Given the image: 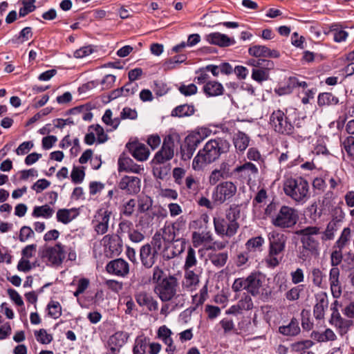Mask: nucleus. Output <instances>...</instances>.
Listing matches in <instances>:
<instances>
[{
  "label": "nucleus",
  "instance_id": "f257e3e1",
  "mask_svg": "<svg viewBox=\"0 0 354 354\" xmlns=\"http://www.w3.org/2000/svg\"><path fill=\"white\" fill-rule=\"evenodd\" d=\"M230 148V144L225 138L211 139L194 158L192 168L196 171L203 169L207 165L218 160L221 154L227 153Z\"/></svg>",
  "mask_w": 354,
  "mask_h": 354
},
{
  "label": "nucleus",
  "instance_id": "f03ea898",
  "mask_svg": "<svg viewBox=\"0 0 354 354\" xmlns=\"http://www.w3.org/2000/svg\"><path fill=\"white\" fill-rule=\"evenodd\" d=\"M241 209L239 205L233 204L225 211V218H214L215 232L221 236L232 237L239 228L238 219L240 218Z\"/></svg>",
  "mask_w": 354,
  "mask_h": 354
},
{
  "label": "nucleus",
  "instance_id": "7ed1b4c3",
  "mask_svg": "<svg viewBox=\"0 0 354 354\" xmlns=\"http://www.w3.org/2000/svg\"><path fill=\"white\" fill-rule=\"evenodd\" d=\"M287 237L278 232H272L269 235L268 254L266 263L270 268H275L279 265L282 257H279L286 248Z\"/></svg>",
  "mask_w": 354,
  "mask_h": 354
},
{
  "label": "nucleus",
  "instance_id": "20e7f679",
  "mask_svg": "<svg viewBox=\"0 0 354 354\" xmlns=\"http://www.w3.org/2000/svg\"><path fill=\"white\" fill-rule=\"evenodd\" d=\"M283 191L295 201L303 202L308 198L309 185L303 178H290L284 182Z\"/></svg>",
  "mask_w": 354,
  "mask_h": 354
},
{
  "label": "nucleus",
  "instance_id": "39448f33",
  "mask_svg": "<svg viewBox=\"0 0 354 354\" xmlns=\"http://www.w3.org/2000/svg\"><path fill=\"white\" fill-rule=\"evenodd\" d=\"M319 234L320 228L317 226H308L295 232V234L301 236L302 248L310 251L313 256L319 254V242L315 237Z\"/></svg>",
  "mask_w": 354,
  "mask_h": 354
},
{
  "label": "nucleus",
  "instance_id": "423d86ee",
  "mask_svg": "<svg viewBox=\"0 0 354 354\" xmlns=\"http://www.w3.org/2000/svg\"><path fill=\"white\" fill-rule=\"evenodd\" d=\"M299 215L297 211L289 206L282 205L277 212L271 223L277 227L287 229L293 227L297 223Z\"/></svg>",
  "mask_w": 354,
  "mask_h": 354
},
{
  "label": "nucleus",
  "instance_id": "0eeeda50",
  "mask_svg": "<svg viewBox=\"0 0 354 354\" xmlns=\"http://www.w3.org/2000/svg\"><path fill=\"white\" fill-rule=\"evenodd\" d=\"M178 283L177 279L169 275L162 279L154 287V292L162 301H171L176 295Z\"/></svg>",
  "mask_w": 354,
  "mask_h": 354
},
{
  "label": "nucleus",
  "instance_id": "6e6552de",
  "mask_svg": "<svg viewBox=\"0 0 354 354\" xmlns=\"http://www.w3.org/2000/svg\"><path fill=\"white\" fill-rule=\"evenodd\" d=\"M270 124L275 132L282 135H291L294 132V125L283 111H274L270 117Z\"/></svg>",
  "mask_w": 354,
  "mask_h": 354
},
{
  "label": "nucleus",
  "instance_id": "1a4fd4ad",
  "mask_svg": "<svg viewBox=\"0 0 354 354\" xmlns=\"http://www.w3.org/2000/svg\"><path fill=\"white\" fill-rule=\"evenodd\" d=\"M237 192L236 185L231 181H223L216 186L212 193V199L215 203L223 204L230 201Z\"/></svg>",
  "mask_w": 354,
  "mask_h": 354
},
{
  "label": "nucleus",
  "instance_id": "9d476101",
  "mask_svg": "<svg viewBox=\"0 0 354 354\" xmlns=\"http://www.w3.org/2000/svg\"><path fill=\"white\" fill-rule=\"evenodd\" d=\"M174 140L172 136H167L163 140L160 149L155 154L152 163L160 165L171 160L174 156Z\"/></svg>",
  "mask_w": 354,
  "mask_h": 354
},
{
  "label": "nucleus",
  "instance_id": "9b49d317",
  "mask_svg": "<svg viewBox=\"0 0 354 354\" xmlns=\"http://www.w3.org/2000/svg\"><path fill=\"white\" fill-rule=\"evenodd\" d=\"M234 176L243 183L250 185L254 181L259 174L257 167L251 162H245L243 165L237 166L232 173Z\"/></svg>",
  "mask_w": 354,
  "mask_h": 354
},
{
  "label": "nucleus",
  "instance_id": "f8f14e48",
  "mask_svg": "<svg viewBox=\"0 0 354 354\" xmlns=\"http://www.w3.org/2000/svg\"><path fill=\"white\" fill-rule=\"evenodd\" d=\"M201 142V136L198 134L187 136L185 139L184 145L180 147L182 159L184 160L190 159Z\"/></svg>",
  "mask_w": 354,
  "mask_h": 354
},
{
  "label": "nucleus",
  "instance_id": "ddd939ff",
  "mask_svg": "<svg viewBox=\"0 0 354 354\" xmlns=\"http://www.w3.org/2000/svg\"><path fill=\"white\" fill-rule=\"evenodd\" d=\"M42 257L47 258L53 265H61L65 258L64 246L57 243L54 247L48 248L43 252Z\"/></svg>",
  "mask_w": 354,
  "mask_h": 354
},
{
  "label": "nucleus",
  "instance_id": "4468645a",
  "mask_svg": "<svg viewBox=\"0 0 354 354\" xmlns=\"http://www.w3.org/2000/svg\"><path fill=\"white\" fill-rule=\"evenodd\" d=\"M126 147L132 156L138 161H145L149 156V150L146 145L138 141L129 142Z\"/></svg>",
  "mask_w": 354,
  "mask_h": 354
},
{
  "label": "nucleus",
  "instance_id": "2eb2a0df",
  "mask_svg": "<svg viewBox=\"0 0 354 354\" xmlns=\"http://www.w3.org/2000/svg\"><path fill=\"white\" fill-rule=\"evenodd\" d=\"M158 254L150 244L142 245L140 250V261L144 267L151 268L156 263Z\"/></svg>",
  "mask_w": 354,
  "mask_h": 354
},
{
  "label": "nucleus",
  "instance_id": "dca6fc26",
  "mask_svg": "<svg viewBox=\"0 0 354 354\" xmlns=\"http://www.w3.org/2000/svg\"><path fill=\"white\" fill-rule=\"evenodd\" d=\"M120 189L129 194H135L140 190V180L136 176H124L119 183Z\"/></svg>",
  "mask_w": 354,
  "mask_h": 354
},
{
  "label": "nucleus",
  "instance_id": "f3484780",
  "mask_svg": "<svg viewBox=\"0 0 354 354\" xmlns=\"http://www.w3.org/2000/svg\"><path fill=\"white\" fill-rule=\"evenodd\" d=\"M340 271L337 267L332 268L329 272V283L332 295L334 298H339L342 293V288L339 281Z\"/></svg>",
  "mask_w": 354,
  "mask_h": 354
},
{
  "label": "nucleus",
  "instance_id": "a211bd4d",
  "mask_svg": "<svg viewBox=\"0 0 354 354\" xmlns=\"http://www.w3.org/2000/svg\"><path fill=\"white\" fill-rule=\"evenodd\" d=\"M118 170L119 171L139 174L141 171L144 170V168L135 163L133 160L125 153H122L118 160Z\"/></svg>",
  "mask_w": 354,
  "mask_h": 354
},
{
  "label": "nucleus",
  "instance_id": "6ab92c4d",
  "mask_svg": "<svg viewBox=\"0 0 354 354\" xmlns=\"http://www.w3.org/2000/svg\"><path fill=\"white\" fill-rule=\"evenodd\" d=\"M135 299L138 304L141 307H145L149 311L158 310V302L147 292L141 291L135 295Z\"/></svg>",
  "mask_w": 354,
  "mask_h": 354
},
{
  "label": "nucleus",
  "instance_id": "aec40b11",
  "mask_svg": "<svg viewBox=\"0 0 354 354\" xmlns=\"http://www.w3.org/2000/svg\"><path fill=\"white\" fill-rule=\"evenodd\" d=\"M205 39L210 44L216 45L222 48L228 47L235 44V41L233 39L218 32L207 35Z\"/></svg>",
  "mask_w": 354,
  "mask_h": 354
},
{
  "label": "nucleus",
  "instance_id": "412c9836",
  "mask_svg": "<svg viewBox=\"0 0 354 354\" xmlns=\"http://www.w3.org/2000/svg\"><path fill=\"white\" fill-rule=\"evenodd\" d=\"M330 323L339 328L342 333H347L349 328L353 324L352 320L342 318L336 308H334Z\"/></svg>",
  "mask_w": 354,
  "mask_h": 354
},
{
  "label": "nucleus",
  "instance_id": "4be33fe9",
  "mask_svg": "<svg viewBox=\"0 0 354 354\" xmlns=\"http://www.w3.org/2000/svg\"><path fill=\"white\" fill-rule=\"evenodd\" d=\"M110 214L111 212L104 209H100L97 212L95 216V221L97 222L95 230L98 234H103L107 231Z\"/></svg>",
  "mask_w": 354,
  "mask_h": 354
},
{
  "label": "nucleus",
  "instance_id": "5701e85b",
  "mask_svg": "<svg viewBox=\"0 0 354 354\" xmlns=\"http://www.w3.org/2000/svg\"><path fill=\"white\" fill-rule=\"evenodd\" d=\"M129 272V264L126 260L122 258L112 260V274L124 277Z\"/></svg>",
  "mask_w": 354,
  "mask_h": 354
},
{
  "label": "nucleus",
  "instance_id": "b1692460",
  "mask_svg": "<svg viewBox=\"0 0 354 354\" xmlns=\"http://www.w3.org/2000/svg\"><path fill=\"white\" fill-rule=\"evenodd\" d=\"M262 281L256 274H251L247 277V291L255 296L260 293Z\"/></svg>",
  "mask_w": 354,
  "mask_h": 354
},
{
  "label": "nucleus",
  "instance_id": "393cba45",
  "mask_svg": "<svg viewBox=\"0 0 354 354\" xmlns=\"http://www.w3.org/2000/svg\"><path fill=\"white\" fill-rule=\"evenodd\" d=\"M185 279L183 281V286L192 290L199 283V275L190 268H185Z\"/></svg>",
  "mask_w": 354,
  "mask_h": 354
},
{
  "label": "nucleus",
  "instance_id": "a878e982",
  "mask_svg": "<svg viewBox=\"0 0 354 354\" xmlns=\"http://www.w3.org/2000/svg\"><path fill=\"white\" fill-rule=\"evenodd\" d=\"M279 332L286 336H295L300 333V328L298 320L293 317L288 325L281 326Z\"/></svg>",
  "mask_w": 354,
  "mask_h": 354
},
{
  "label": "nucleus",
  "instance_id": "bb28decb",
  "mask_svg": "<svg viewBox=\"0 0 354 354\" xmlns=\"http://www.w3.org/2000/svg\"><path fill=\"white\" fill-rule=\"evenodd\" d=\"M195 113L194 106L192 104H181L174 108L171 113L172 117H189Z\"/></svg>",
  "mask_w": 354,
  "mask_h": 354
},
{
  "label": "nucleus",
  "instance_id": "cd10ccee",
  "mask_svg": "<svg viewBox=\"0 0 354 354\" xmlns=\"http://www.w3.org/2000/svg\"><path fill=\"white\" fill-rule=\"evenodd\" d=\"M203 91L207 95L218 96L223 94L224 89L221 83L216 81H209L204 86Z\"/></svg>",
  "mask_w": 354,
  "mask_h": 354
},
{
  "label": "nucleus",
  "instance_id": "c85d7f7f",
  "mask_svg": "<svg viewBox=\"0 0 354 354\" xmlns=\"http://www.w3.org/2000/svg\"><path fill=\"white\" fill-rule=\"evenodd\" d=\"M328 300L326 296H321L317 299V302L314 306L313 314L317 319H322L324 317L325 309L328 307Z\"/></svg>",
  "mask_w": 354,
  "mask_h": 354
},
{
  "label": "nucleus",
  "instance_id": "c756f323",
  "mask_svg": "<svg viewBox=\"0 0 354 354\" xmlns=\"http://www.w3.org/2000/svg\"><path fill=\"white\" fill-rule=\"evenodd\" d=\"M250 138L243 132L239 131L234 138V144L236 149L243 151L249 145Z\"/></svg>",
  "mask_w": 354,
  "mask_h": 354
},
{
  "label": "nucleus",
  "instance_id": "7c9ffc66",
  "mask_svg": "<svg viewBox=\"0 0 354 354\" xmlns=\"http://www.w3.org/2000/svg\"><path fill=\"white\" fill-rule=\"evenodd\" d=\"M32 37V28L30 27H26L20 31L19 35H15L14 37L10 39L8 43L19 45L28 40Z\"/></svg>",
  "mask_w": 354,
  "mask_h": 354
},
{
  "label": "nucleus",
  "instance_id": "2f4dec72",
  "mask_svg": "<svg viewBox=\"0 0 354 354\" xmlns=\"http://www.w3.org/2000/svg\"><path fill=\"white\" fill-rule=\"evenodd\" d=\"M54 213V209L48 205L41 206H35L32 213L35 218L43 217L45 218H50Z\"/></svg>",
  "mask_w": 354,
  "mask_h": 354
},
{
  "label": "nucleus",
  "instance_id": "473e14b6",
  "mask_svg": "<svg viewBox=\"0 0 354 354\" xmlns=\"http://www.w3.org/2000/svg\"><path fill=\"white\" fill-rule=\"evenodd\" d=\"M339 99L331 93H322L318 95L317 103L319 106L336 105Z\"/></svg>",
  "mask_w": 354,
  "mask_h": 354
},
{
  "label": "nucleus",
  "instance_id": "72a5a7b5",
  "mask_svg": "<svg viewBox=\"0 0 354 354\" xmlns=\"http://www.w3.org/2000/svg\"><path fill=\"white\" fill-rule=\"evenodd\" d=\"M179 223L176 222L171 226L165 227L163 231L162 239L169 242L174 241L176 236V232H178ZM178 241V239L176 240V242Z\"/></svg>",
  "mask_w": 354,
  "mask_h": 354
},
{
  "label": "nucleus",
  "instance_id": "f704fd0d",
  "mask_svg": "<svg viewBox=\"0 0 354 354\" xmlns=\"http://www.w3.org/2000/svg\"><path fill=\"white\" fill-rule=\"evenodd\" d=\"M170 170L169 165H156L153 167V174L156 178L165 180L169 176Z\"/></svg>",
  "mask_w": 354,
  "mask_h": 354
},
{
  "label": "nucleus",
  "instance_id": "c9c22d12",
  "mask_svg": "<svg viewBox=\"0 0 354 354\" xmlns=\"http://www.w3.org/2000/svg\"><path fill=\"white\" fill-rule=\"evenodd\" d=\"M128 338L126 333L120 331L112 335V344H114L115 348L112 347V354H114L117 348L122 347L127 342Z\"/></svg>",
  "mask_w": 354,
  "mask_h": 354
},
{
  "label": "nucleus",
  "instance_id": "e433bc0d",
  "mask_svg": "<svg viewBox=\"0 0 354 354\" xmlns=\"http://www.w3.org/2000/svg\"><path fill=\"white\" fill-rule=\"evenodd\" d=\"M155 215V213L151 212L143 213L140 217L138 225L140 226L142 229L149 228L153 224Z\"/></svg>",
  "mask_w": 354,
  "mask_h": 354
},
{
  "label": "nucleus",
  "instance_id": "4c0bfd02",
  "mask_svg": "<svg viewBox=\"0 0 354 354\" xmlns=\"http://www.w3.org/2000/svg\"><path fill=\"white\" fill-rule=\"evenodd\" d=\"M187 57L185 55H178L166 60L164 63L165 70H172L176 68V64L185 62Z\"/></svg>",
  "mask_w": 354,
  "mask_h": 354
},
{
  "label": "nucleus",
  "instance_id": "58836bf2",
  "mask_svg": "<svg viewBox=\"0 0 354 354\" xmlns=\"http://www.w3.org/2000/svg\"><path fill=\"white\" fill-rule=\"evenodd\" d=\"M148 344V339L146 337H138L136 339L135 345L133 348V354H145Z\"/></svg>",
  "mask_w": 354,
  "mask_h": 354
},
{
  "label": "nucleus",
  "instance_id": "ea45409f",
  "mask_svg": "<svg viewBox=\"0 0 354 354\" xmlns=\"http://www.w3.org/2000/svg\"><path fill=\"white\" fill-rule=\"evenodd\" d=\"M228 259V254L227 252H221L218 254H211L209 256V260L212 263L218 267L221 268L225 266Z\"/></svg>",
  "mask_w": 354,
  "mask_h": 354
},
{
  "label": "nucleus",
  "instance_id": "a19ab883",
  "mask_svg": "<svg viewBox=\"0 0 354 354\" xmlns=\"http://www.w3.org/2000/svg\"><path fill=\"white\" fill-rule=\"evenodd\" d=\"M153 205V201L148 196H143L138 201V210L140 213L148 212Z\"/></svg>",
  "mask_w": 354,
  "mask_h": 354
},
{
  "label": "nucleus",
  "instance_id": "79ce46f5",
  "mask_svg": "<svg viewBox=\"0 0 354 354\" xmlns=\"http://www.w3.org/2000/svg\"><path fill=\"white\" fill-rule=\"evenodd\" d=\"M35 336L37 342L42 344H50L53 339V335L48 333L46 330L44 328H41L39 330H35Z\"/></svg>",
  "mask_w": 354,
  "mask_h": 354
},
{
  "label": "nucleus",
  "instance_id": "37998d69",
  "mask_svg": "<svg viewBox=\"0 0 354 354\" xmlns=\"http://www.w3.org/2000/svg\"><path fill=\"white\" fill-rule=\"evenodd\" d=\"M299 80L295 77H290L288 78L286 87L279 88L278 90L279 95H284L290 93L292 90L298 87Z\"/></svg>",
  "mask_w": 354,
  "mask_h": 354
},
{
  "label": "nucleus",
  "instance_id": "c03bdc74",
  "mask_svg": "<svg viewBox=\"0 0 354 354\" xmlns=\"http://www.w3.org/2000/svg\"><path fill=\"white\" fill-rule=\"evenodd\" d=\"M85 176L84 167H78L74 166L71 171V177L73 183L75 184L81 183Z\"/></svg>",
  "mask_w": 354,
  "mask_h": 354
},
{
  "label": "nucleus",
  "instance_id": "a18cd8bd",
  "mask_svg": "<svg viewBox=\"0 0 354 354\" xmlns=\"http://www.w3.org/2000/svg\"><path fill=\"white\" fill-rule=\"evenodd\" d=\"M48 315L54 319H57L62 315V306L58 301H51L48 304Z\"/></svg>",
  "mask_w": 354,
  "mask_h": 354
},
{
  "label": "nucleus",
  "instance_id": "49530a36",
  "mask_svg": "<svg viewBox=\"0 0 354 354\" xmlns=\"http://www.w3.org/2000/svg\"><path fill=\"white\" fill-rule=\"evenodd\" d=\"M351 238V229L349 227H345L343 231L342 232V234L340 235V237L338 239V240L336 241L334 248H344Z\"/></svg>",
  "mask_w": 354,
  "mask_h": 354
},
{
  "label": "nucleus",
  "instance_id": "de8ad7c7",
  "mask_svg": "<svg viewBox=\"0 0 354 354\" xmlns=\"http://www.w3.org/2000/svg\"><path fill=\"white\" fill-rule=\"evenodd\" d=\"M268 48L265 46L255 45L250 47L248 53L250 55L256 57H266Z\"/></svg>",
  "mask_w": 354,
  "mask_h": 354
},
{
  "label": "nucleus",
  "instance_id": "09e8293b",
  "mask_svg": "<svg viewBox=\"0 0 354 354\" xmlns=\"http://www.w3.org/2000/svg\"><path fill=\"white\" fill-rule=\"evenodd\" d=\"M74 209H59L57 212V219L59 222H61L64 224H67L71 221L73 218L70 217L71 212L74 211Z\"/></svg>",
  "mask_w": 354,
  "mask_h": 354
},
{
  "label": "nucleus",
  "instance_id": "8fccbe9b",
  "mask_svg": "<svg viewBox=\"0 0 354 354\" xmlns=\"http://www.w3.org/2000/svg\"><path fill=\"white\" fill-rule=\"evenodd\" d=\"M344 150L351 158H354V137L348 136L342 142Z\"/></svg>",
  "mask_w": 354,
  "mask_h": 354
},
{
  "label": "nucleus",
  "instance_id": "3c124183",
  "mask_svg": "<svg viewBox=\"0 0 354 354\" xmlns=\"http://www.w3.org/2000/svg\"><path fill=\"white\" fill-rule=\"evenodd\" d=\"M324 276L322 271L318 268H313L310 272V277L313 283L317 287L322 286Z\"/></svg>",
  "mask_w": 354,
  "mask_h": 354
},
{
  "label": "nucleus",
  "instance_id": "603ef678",
  "mask_svg": "<svg viewBox=\"0 0 354 354\" xmlns=\"http://www.w3.org/2000/svg\"><path fill=\"white\" fill-rule=\"evenodd\" d=\"M196 251L192 247H189L185 259V268H191L196 266Z\"/></svg>",
  "mask_w": 354,
  "mask_h": 354
},
{
  "label": "nucleus",
  "instance_id": "864d4df0",
  "mask_svg": "<svg viewBox=\"0 0 354 354\" xmlns=\"http://www.w3.org/2000/svg\"><path fill=\"white\" fill-rule=\"evenodd\" d=\"M330 254V263L333 268L337 267L342 261V248H335Z\"/></svg>",
  "mask_w": 354,
  "mask_h": 354
},
{
  "label": "nucleus",
  "instance_id": "5fc2aeb1",
  "mask_svg": "<svg viewBox=\"0 0 354 354\" xmlns=\"http://www.w3.org/2000/svg\"><path fill=\"white\" fill-rule=\"evenodd\" d=\"M264 243V239L261 236H257L250 239L246 242V248L250 251L255 250L257 248H261Z\"/></svg>",
  "mask_w": 354,
  "mask_h": 354
},
{
  "label": "nucleus",
  "instance_id": "6e6d98bb",
  "mask_svg": "<svg viewBox=\"0 0 354 354\" xmlns=\"http://www.w3.org/2000/svg\"><path fill=\"white\" fill-rule=\"evenodd\" d=\"M136 205V201L135 199H130L127 203H125L122 205V208L121 209V212L122 214L130 216L134 212V208Z\"/></svg>",
  "mask_w": 354,
  "mask_h": 354
},
{
  "label": "nucleus",
  "instance_id": "4d7b16f0",
  "mask_svg": "<svg viewBox=\"0 0 354 354\" xmlns=\"http://www.w3.org/2000/svg\"><path fill=\"white\" fill-rule=\"evenodd\" d=\"M207 297V289L206 286H204L200 291V295H197L193 297V301L196 304V306L193 308L192 310H195L196 308L200 305H202L205 301Z\"/></svg>",
  "mask_w": 354,
  "mask_h": 354
},
{
  "label": "nucleus",
  "instance_id": "13d9d810",
  "mask_svg": "<svg viewBox=\"0 0 354 354\" xmlns=\"http://www.w3.org/2000/svg\"><path fill=\"white\" fill-rule=\"evenodd\" d=\"M35 233L29 226H23L20 230L19 239L21 242H25L30 238L33 237Z\"/></svg>",
  "mask_w": 354,
  "mask_h": 354
},
{
  "label": "nucleus",
  "instance_id": "bf43d9fd",
  "mask_svg": "<svg viewBox=\"0 0 354 354\" xmlns=\"http://www.w3.org/2000/svg\"><path fill=\"white\" fill-rule=\"evenodd\" d=\"M302 286H297L292 288L286 293V297L289 301H295L299 298L300 292L302 290Z\"/></svg>",
  "mask_w": 354,
  "mask_h": 354
},
{
  "label": "nucleus",
  "instance_id": "052dcab7",
  "mask_svg": "<svg viewBox=\"0 0 354 354\" xmlns=\"http://www.w3.org/2000/svg\"><path fill=\"white\" fill-rule=\"evenodd\" d=\"M178 90L185 96H190L197 93V86L194 84L189 85L183 84L179 87Z\"/></svg>",
  "mask_w": 354,
  "mask_h": 354
},
{
  "label": "nucleus",
  "instance_id": "680f3d73",
  "mask_svg": "<svg viewBox=\"0 0 354 354\" xmlns=\"http://www.w3.org/2000/svg\"><path fill=\"white\" fill-rule=\"evenodd\" d=\"M252 77L254 80L258 82H261L268 80V73L263 69H253Z\"/></svg>",
  "mask_w": 354,
  "mask_h": 354
},
{
  "label": "nucleus",
  "instance_id": "e2e57ef3",
  "mask_svg": "<svg viewBox=\"0 0 354 354\" xmlns=\"http://www.w3.org/2000/svg\"><path fill=\"white\" fill-rule=\"evenodd\" d=\"M193 243L195 246L199 245L205 241H212L211 235L207 233L203 235L198 232H194L192 234Z\"/></svg>",
  "mask_w": 354,
  "mask_h": 354
},
{
  "label": "nucleus",
  "instance_id": "0e129e2a",
  "mask_svg": "<svg viewBox=\"0 0 354 354\" xmlns=\"http://www.w3.org/2000/svg\"><path fill=\"white\" fill-rule=\"evenodd\" d=\"M232 288L235 292H240L243 290H247V278H238L235 279Z\"/></svg>",
  "mask_w": 354,
  "mask_h": 354
},
{
  "label": "nucleus",
  "instance_id": "69168bd1",
  "mask_svg": "<svg viewBox=\"0 0 354 354\" xmlns=\"http://www.w3.org/2000/svg\"><path fill=\"white\" fill-rule=\"evenodd\" d=\"M224 176L218 169H214L209 177V183L212 185H216L221 179H225Z\"/></svg>",
  "mask_w": 354,
  "mask_h": 354
},
{
  "label": "nucleus",
  "instance_id": "338daca9",
  "mask_svg": "<svg viewBox=\"0 0 354 354\" xmlns=\"http://www.w3.org/2000/svg\"><path fill=\"white\" fill-rule=\"evenodd\" d=\"M199 183L193 176L190 175L185 178L186 188L192 192H197L198 189Z\"/></svg>",
  "mask_w": 354,
  "mask_h": 354
},
{
  "label": "nucleus",
  "instance_id": "774afa93",
  "mask_svg": "<svg viewBox=\"0 0 354 354\" xmlns=\"http://www.w3.org/2000/svg\"><path fill=\"white\" fill-rule=\"evenodd\" d=\"M50 185V183L46 179H39L33 184L32 189L35 190L36 192L39 193L46 189L48 187H49Z\"/></svg>",
  "mask_w": 354,
  "mask_h": 354
}]
</instances>
